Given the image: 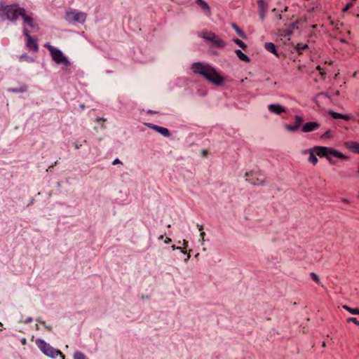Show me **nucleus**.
<instances>
[{
    "instance_id": "1",
    "label": "nucleus",
    "mask_w": 359,
    "mask_h": 359,
    "mask_svg": "<svg viewBox=\"0 0 359 359\" xmlns=\"http://www.w3.org/2000/svg\"><path fill=\"white\" fill-rule=\"evenodd\" d=\"M191 69L194 73L203 76L213 84L221 86L224 83V78L209 64L194 62Z\"/></svg>"
},
{
    "instance_id": "2",
    "label": "nucleus",
    "mask_w": 359,
    "mask_h": 359,
    "mask_svg": "<svg viewBox=\"0 0 359 359\" xmlns=\"http://www.w3.org/2000/svg\"><path fill=\"white\" fill-rule=\"evenodd\" d=\"M0 11L6 15V18L11 21H15L18 16H22L25 9L19 7L16 4L5 5L4 3L0 4Z\"/></svg>"
},
{
    "instance_id": "3",
    "label": "nucleus",
    "mask_w": 359,
    "mask_h": 359,
    "mask_svg": "<svg viewBox=\"0 0 359 359\" xmlns=\"http://www.w3.org/2000/svg\"><path fill=\"white\" fill-rule=\"evenodd\" d=\"M45 47L49 50L52 60L57 65H62L64 67H67L70 65V62L68 58L62 53V52L47 43Z\"/></svg>"
},
{
    "instance_id": "4",
    "label": "nucleus",
    "mask_w": 359,
    "mask_h": 359,
    "mask_svg": "<svg viewBox=\"0 0 359 359\" xmlns=\"http://www.w3.org/2000/svg\"><path fill=\"white\" fill-rule=\"evenodd\" d=\"M36 344L41 351V352L46 355L52 358H54L56 356L60 355L61 359H65V355L60 351L55 349L49 344L46 343L43 339H36Z\"/></svg>"
},
{
    "instance_id": "5",
    "label": "nucleus",
    "mask_w": 359,
    "mask_h": 359,
    "mask_svg": "<svg viewBox=\"0 0 359 359\" xmlns=\"http://www.w3.org/2000/svg\"><path fill=\"white\" fill-rule=\"evenodd\" d=\"M202 37L211 42L213 46L219 48H223L226 46V43L222 41L217 35L212 32L204 33Z\"/></svg>"
},
{
    "instance_id": "6",
    "label": "nucleus",
    "mask_w": 359,
    "mask_h": 359,
    "mask_svg": "<svg viewBox=\"0 0 359 359\" xmlns=\"http://www.w3.org/2000/svg\"><path fill=\"white\" fill-rule=\"evenodd\" d=\"M245 180L253 186H263L265 182V177L262 175H254L252 172H247L245 174Z\"/></svg>"
},
{
    "instance_id": "7",
    "label": "nucleus",
    "mask_w": 359,
    "mask_h": 359,
    "mask_svg": "<svg viewBox=\"0 0 359 359\" xmlns=\"http://www.w3.org/2000/svg\"><path fill=\"white\" fill-rule=\"evenodd\" d=\"M86 15L83 13L76 11H68L66 14V18L69 21L78 22L82 23L85 21Z\"/></svg>"
},
{
    "instance_id": "8",
    "label": "nucleus",
    "mask_w": 359,
    "mask_h": 359,
    "mask_svg": "<svg viewBox=\"0 0 359 359\" xmlns=\"http://www.w3.org/2000/svg\"><path fill=\"white\" fill-rule=\"evenodd\" d=\"M23 33L27 38V48L31 50H33L35 52L37 51L39 49V46H38L37 41L29 35L27 29L25 28L23 29Z\"/></svg>"
},
{
    "instance_id": "9",
    "label": "nucleus",
    "mask_w": 359,
    "mask_h": 359,
    "mask_svg": "<svg viewBox=\"0 0 359 359\" xmlns=\"http://www.w3.org/2000/svg\"><path fill=\"white\" fill-rule=\"evenodd\" d=\"M304 119L302 116L296 115L294 116V124L289 125L286 124L285 128L290 132H296L299 126L302 124Z\"/></svg>"
},
{
    "instance_id": "10",
    "label": "nucleus",
    "mask_w": 359,
    "mask_h": 359,
    "mask_svg": "<svg viewBox=\"0 0 359 359\" xmlns=\"http://www.w3.org/2000/svg\"><path fill=\"white\" fill-rule=\"evenodd\" d=\"M313 149L317 156L320 157H325L326 158H331V156H329V152L331 151L332 148L317 146L315 147Z\"/></svg>"
},
{
    "instance_id": "11",
    "label": "nucleus",
    "mask_w": 359,
    "mask_h": 359,
    "mask_svg": "<svg viewBox=\"0 0 359 359\" xmlns=\"http://www.w3.org/2000/svg\"><path fill=\"white\" fill-rule=\"evenodd\" d=\"M259 8V15L262 21H264L266 17V11L269 8L268 4L264 0H259L257 1Z\"/></svg>"
},
{
    "instance_id": "12",
    "label": "nucleus",
    "mask_w": 359,
    "mask_h": 359,
    "mask_svg": "<svg viewBox=\"0 0 359 359\" xmlns=\"http://www.w3.org/2000/svg\"><path fill=\"white\" fill-rule=\"evenodd\" d=\"M329 156H330L331 158H327L330 163H336L337 158L346 159L347 157L344 155L342 153L332 148L331 151L329 152Z\"/></svg>"
},
{
    "instance_id": "13",
    "label": "nucleus",
    "mask_w": 359,
    "mask_h": 359,
    "mask_svg": "<svg viewBox=\"0 0 359 359\" xmlns=\"http://www.w3.org/2000/svg\"><path fill=\"white\" fill-rule=\"evenodd\" d=\"M147 126L149 128L158 132V133L161 134L164 137H170V131L166 128H163V127H161V126H159L157 125H154L153 123H147Z\"/></svg>"
},
{
    "instance_id": "14",
    "label": "nucleus",
    "mask_w": 359,
    "mask_h": 359,
    "mask_svg": "<svg viewBox=\"0 0 359 359\" xmlns=\"http://www.w3.org/2000/svg\"><path fill=\"white\" fill-rule=\"evenodd\" d=\"M320 125L317 122H307L302 127V131L303 133H309L318 130Z\"/></svg>"
},
{
    "instance_id": "15",
    "label": "nucleus",
    "mask_w": 359,
    "mask_h": 359,
    "mask_svg": "<svg viewBox=\"0 0 359 359\" xmlns=\"http://www.w3.org/2000/svg\"><path fill=\"white\" fill-rule=\"evenodd\" d=\"M269 111L275 114H280L283 112H285V109L278 104H271L267 107Z\"/></svg>"
},
{
    "instance_id": "16",
    "label": "nucleus",
    "mask_w": 359,
    "mask_h": 359,
    "mask_svg": "<svg viewBox=\"0 0 359 359\" xmlns=\"http://www.w3.org/2000/svg\"><path fill=\"white\" fill-rule=\"evenodd\" d=\"M21 17L22 18L24 22L30 27L34 28L37 26L36 24L34 22L33 18L26 15L25 11L23 12V14L22 15Z\"/></svg>"
},
{
    "instance_id": "17",
    "label": "nucleus",
    "mask_w": 359,
    "mask_h": 359,
    "mask_svg": "<svg viewBox=\"0 0 359 359\" xmlns=\"http://www.w3.org/2000/svg\"><path fill=\"white\" fill-rule=\"evenodd\" d=\"M345 145L346 148L352 151L353 152H355L356 154H359V144L356 142H346L345 143Z\"/></svg>"
},
{
    "instance_id": "18",
    "label": "nucleus",
    "mask_w": 359,
    "mask_h": 359,
    "mask_svg": "<svg viewBox=\"0 0 359 359\" xmlns=\"http://www.w3.org/2000/svg\"><path fill=\"white\" fill-rule=\"evenodd\" d=\"M106 119L104 118H96L95 120V123L97 126L94 127V129L96 131H98L99 130H103L105 128V122Z\"/></svg>"
},
{
    "instance_id": "19",
    "label": "nucleus",
    "mask_w": 359,
    "mask_h": 359,
    "mask_svg": "<svg viewBox=\"0 0 359 359\" xmlns=\"http://www.w3.org/2000/svg\"><path fill=\"white\" fill-rule=\"evenodd\" d=\"M264 48L269 52L274 54L277 57H279L278 52L276 51V46L271 42H267L264 44Z\"/></svg>"
},
{
    "instance_id": "20",
    "label": "nucleus",
    "mask_w": 359,
    "mask_h": 359,
    "mask_svg": "<svg viewBox=\"0 0 359 359\" xmlns=\"http://www.w3.org/2000/svg\"><path fill=\"white\" fill-rule=\"evenodd\" d=\"M27 88H28L27 85L21 84L18 87L10 88L8 90V91L15 93H24L27 90Z\"/></svg>"
},
{
    "instance_id": "21",
    "label": "nucleus",
    "mask_w": 359,
    "mask_h": 359,
    "mask_svg": "<svg viewBox=\"0 0 359 359\" xmlns=\"http://www.w3.org/2000/svg\"><path fill=\"white\" fill-rule=\"evenodd\" d=\"M309 48V46L307 44H304V43H298L295 47H294V50L297 51V53H298V55H302L303 53V52L305 50H307Z\"/></svg>"
},
{
    "instance_id": "22",
    "label": "nucleus",
    "mask_w": 359,
    "mask_h": 359,
    "mask_svg": "<svg viewBox=\"0 0 359 359\" xmlns=\"http://www.w3.org/2000/svg\"><path fill=\"white\" fill-rule=\"evenodd\" d=\"M235 53H236V55L238 56V57L241 60H242L243 62H250L249 57L248 55H246L245 53H243L241 50H239V49L236 50Z\"/></svg>"
},
{
    "instance_id": "23",
    "label": "nucleus",
    "mask_w": 359,
    "mask_h": 359,
    "mask_svg": "<svg viewBox=\"0 0 359 359\" xmlns=\"http://www.w3.org/2000/svg\"><path fill=\"white\" fill-rule=\"evenodd\" d=\"M293 30L294 29H291L290 25H289L288 28L282 29L281 30H280V35L283 36L285 37L290 36H291L292 34Z\"/></svg>"
},
{
    "instance_id": "24",
    "label": "nucleus",
    "mask_w": 359,
    "mask_h": 359,
    "mask_svg": "<svg viewBox=\"0 0 359 359\" xmlns=\"http://www.w3.org/2000/svg\"><path fill=\"white\" fill-rule=\"evenodd\" d=\"M316 154H315L313 149L310 151V156L309 157V161L313 165H316L318 163V158L316 157Z\"/></svg>"
},
{
    "instance_id": "25",
    "label": "nucleus",
    "mask_w": 359,
    "mask_h": 359,
    "mask_svg": "<svg viewBox=\"0 0 359 359\" xmlns=\"http://www.w3.org/2000/svg\"><path fill=\"white\" fill-rule=\"evenodd\" d=\"M306 21V18H299V19H297V20H295L294 22H292L291 24H290V27L291 29H298V27L297 25L302 22H304Z\"/></svg>"
},
{
    "instance_id": "26",
    "label": "nucleus",
    "mask_w": 359,
    "mask_h": 359,
    "mask_svg": "<svg viewBox=\"0 0 359 359\" xmlns=\"http://www.w3.org/2000/svg\"><path fill=\"white\" fill-rule=\"evenodd\" d=\"M198 6L201 8V10L205 13H209L210 12V6L207 4V2L203 1V3L200 4Z\"/></svg>"
},
{
    "instance_id": "27",
    "label": "nucleus",
    "mask_w": 359,
    "mask_h": 359,
    "mask_svg": "<svg viewBox=\"0 0 359 359\" xmlns=\"http://www.w3.org/2000/svg\"><path fill=\"white\" fill-rule=\"evenodd\" d=\"M342 309H346L347 311L350 312L351 314H359L358 309H351L346 305L342 306Z\"/></svg>"
},
{
    "instance_id": "28",
    "label": "nucleus",
    "mask_w": 359,
    "mask_h": 359,
    "mask_svg": "<svg viewBox=\"0 0 359 359\" xmlns=\"http://www.w3.org/2000/svg\"><path fill=\"white\" fill-rule=\"evenodd\" d=\"M234 43L238 45L239 47H241V48L243 49H245L247 48V46L246 44L242 41L241 40L238 39H235L233 40Z\"/></svg>"
},
{
    "instance_id": "29",
    "label": "nucleus",
    "mask_w": 359,
    "mask_h": 359,
    "mask_svg": "<svg viewBox=\"0 0 359 359\" xmlns=\"http://www.w3.org/2000/svg\"><path fill=\"white\" fill-rule=\"evenodd\" d=\"M232 27H233V29H235V31L236 32L239 36L244 37L243 32L238 26H236L235 24H232Z\"/></svg>"
},
{
    "instance_id": "30",
    "label": "nucleus",
    "mask_w": 359,
    "mask_h": 359,
    "mask_svg": "<svg viewBox=\"0 0 359 359\" xmlns=\"http://www.w3.org/2000/svg\"><path fill=\"white\" fill-rule=\"evenodd\" d=\"M330 114L334 119H341L342 115H343L341 114H339V113H337V112H334V111H330Z\"/></svg>"
},
{
    "instance_id": "31",
    "label": "nucleus",
    "mask_w": 359,
    "mask_h": 359,
    "mask_svg": "<svg viewBox=\"0 0 359 359\" xmlns=\"http://www.w3.org/2000/svg\"><path fill=\"white\" fill-rule=\"evenodd\" d=\"M74 359H87L86 356L81 352H76L74 355Z\"/></svg>"
},
{
    "instance_id": "32",
    "label": "nucleus",
    "mask_w": 359,
    "mask_h": 359,
    "mask_svg": "<svg viewBox=\"0 0 359 359\" xmlns=\"http://www.w3.org/2000/svg\"><path fill=\"white\" fill-rule=\"evenodd\" d=\"M311 278L316 283H320V279L318 276V275L315 273H311Z\"/></svg>"
},
{
    "instance_id": "33",
    "label": "nucleus",
    "mask_w": 359,
    "mask_h": 359,
    "mask_svg": "<svg viewBox=\"0 0 359 359\" xmlns=\"http://www.w3.org/2000/svg\"><path fill=\"white\" fill-rule=\"evenodd\" d=\"M353 2L348 3L346 6L342 9L344 12H346L349 8H351L353 6Z\"/></svg>"
},
{
    "instance_id": "34",
    "label": "nucleus",
    "mask_w": 359,
    "mask_h": 359,
    "mask_svg": "<svg viewBox=\"0 0 359 359\" xmlns=\"http://www.w3.org/2000/svg\"><path fill=\"white\" fill-rule=\"evenodd\" d=\"M331 136V131L327 130L323 135H322L321 138H329Z\"/></svg>"
},
{
    "instance_id": "35",
    "label": "nucleus",
    "mask_w": 359,
    "mask_h": 359,
    "mask_svg": "<svg viewBox=\"0 0 359 359\" xmlns=\"http://www.w3.org/2000/svg\"><path fill=\"white\" fill-rule=\"evenodd\" d=\"M205 233L201 231V233H200V237H201V241L202 242V244L205 241Z\"/></svg>"
},
{
    "instance_id": "36",
    "label": "nucleus",
    "mask_w": 359,
    "mask_h": 359,
    "mask_svg": "<svg viewBox=\"0 0 359 359\" xmlns=\"http://www.w3.org/2000/svg\"><path fill=\"white\" fill-rule=\"evenodd\" d=\"M117 164H122V162L118 158L114 159L112 162V165H114Z\"/></svg>"
},
{
    "instance_id": "37",
    "label": "nucleus",
    "mask_w": 359,
    "mask_h": 359,
    "mask_svg": "<svg viewBox=\"0 0 359 359\" xmlns=\"http://www.w3.org/2000/svg\"><path fill=\"white\" fill-rule=\"evenodd\" d=\"M316 69L319 71L320 74L322 76H324L325 74V72L323 70V69L320 67V66H318Z\"/></svg>"
},
{
    "instance_id": "38",
    "label": "nucleus",
    "mask_w": 359,
    "mask_h": 359,
    "mask_svg": "<svg viewBox=\"0 0 359 359\" xmlns=\"http://www.w3.org/2000/svg\"><path fill=\"white\" fill-rule=\"evenodd\" d=\"M177 248L178 249H177V250H180L183 254H187V251L185 250V248H184V247H177Z\"/></svg>"
},
{
    "instance_id": "39",
    "label": "nucleus",
    "mask_w": 359,
    "mask_h": 359,
    "mask_svg": "<svg viewBox=\"0 0 359 359\" xmlns=\"http://www.w3.org/2000/svg\"><path fill=\"white\" fill-rule=\"evenodd\" d=\"M348 320L349 321H352V322H353L354 323H355L357 325H359V322L355 318H351L348 319Z\"/></svg>"
},
{
    "instance_id": "40",
    "label": "nucleus",
    "mask_w": 359,
    "mask_h": 359,
    "mask_svg": "<svg viewBox=\"0 0 359 359\" xmlns=\"http://www.w3.org/2000/svg\"><path fill=\"white\" fill-rule=\"evenodd\" d=\"M185 255H186L187 256H186V257H185V259H184V262H188V260H189V259H190V257H191L190 252H188V253L187 252V254H185Z\"/></svg>"
},
{
    "instance_id": "41",
    "label": "nucleus",
    "mask_w": 359,
    "mask_h": 359,
    "mask_svg": "<svg viewBox=\"0 0 359 359\" xmlns=\"http://www.w3.org/2000/svg\"><path fill=\"white\" fill-rule=\"evenodd\" d=\"M341 119H344V120H346V121H348L351 119V117L348 116V115H342V118Z\"/></svg>"
},
{
    "instance_id": "42",
    "label": "nucleus",
    "mask_w": 359,
    "mask_h": 359,
    "mask_svg": "<svg viewBox=\"0 0 359 359\" xmlns=\"http://www.w3.org/2000/svg\"><path fill=\"white\" fill-rule=\"evenodd\" d=\"M182 243H183L184 248L186 249L188 245V241L187 240H183Z\"/></svg>"
},
{
    "instance_id": "43",
    "label": "nucleus",
    "mask_w": 359,
    "mask_h": 359,
    "mask_svg": "<svg viewBox=\"0 0 359 359\" xmlns=\"http://www.w3.org/2000/svg\"><path fill=\"white\" fill-rule=\"evenodd\" d=\"M171 241H172V240H171L170 238L167 237V238H165V241H164V242H165V243L168 244V243H170Z\"/></svg>"
},
{
    "instance_id": "44",
    "label": "nucleus",
    "mask_w": 359,
    "mask_h": 359,
    "mask_svg": "<svg viewBox=\"0 0 359 359\" xmlns=\"http://www.w3.org/2000/svg\"><path fill=\"white\" fill-rule=\"evenodd\" d=\"M196 226H197V228L198 229V230H199L200 231H201L203 230V226H202V225H200L199 224H196Z\"/></svg>"
},
{
    "instance_id": "45",
    "label": "nucleus",
    "mask_w": 359,
    "mask_h": 359,
    "mask_svg": "<svg viewBox=\"0 0 359 359\" xmlns=\"http://www.w3.org/2000/svg\"><path fill=\"white\" fill-rule=\"evenodd\" d=\"M276 19L278 20H282L283 19L282 15L281 14L276 15Z\"/></svg>"
},
{
    "instance_id": "46",
    "label": "nucleus",
    "mask_w": 359,
    "mask_h": 359,
    "mask_svg": "<svg viewBox=\"0 0 359 359\" xmlns=\"http://www.w3.org/2000/svg\"><path fill=\"white\" fill-rule=\"evenodd\" d=\"M32 320V318L31 317H27V318L25 320V322L28 323V322H31Z\"/></svg>"
},
{
    "instance_id": "47",
    "label": "nucleus",
    "mask_w": 359,
    "mask_h": 359,
    "mask_svg": "<svg viewBox=\"0 0 359 359\" xmlns=\"http://www.w3.org/2000/svg\"><path fill=\"white\" fill-rule=\"evenodd\" d=\"M204 1L203 0H196V3L199 5L200 4L203 3Z\"/></svg>"
},
{
    "instance_id": "48",
    "label": "nucleus",
    "mask_w": 359,
    "mask_h": 359,
    "mask_svg": "<svg viewBox=\"0 0 359 359\" xmlns=\"http://www.w3.org/2000/svg\"><path fill=\"white\" fill-rule=\"evenodd\" d=\"M207 154H208V151L206 150H203L202 151L203 156H206Z\"/></svg>"
},
{
    "instance_id": "49",
    "label": "nucleus",
    "mask_w": 359,
    "mask_h": 359,
    "mask_svg": "<svg viewBox=\"0 0 359 359\" xmlns=\"http://www.w3.org/2000/svg\"><path fill=\"white\" fill-rule=\"evenodd\" d=\"M21 342H22V344H24V345H25V344H26V342H27L26 339H25V338H23V339L21 340Z\"/></svg>"
},
{
    "instance_id": "50",
    "label": "nucleus",
    "mask_w": 359,
    "mask_h": 359,
    "mask_svg": "<svg viewBox=\"0 0 359 359\" xmlns=\"http://www.w3.org/2000/svg\"><path fill=\"white\" fill-rule=\"evenodd\" d=\"M287 9H288V7L287 6H285L283 10L281 11V13H284V12H287Z\"/></svg>"
},
{
    "instance_id": "51",
    "label": "nucleus",
    "mask_w": 359,
    "mask_h": 359,
    "mask_svg": "<svg viewBox=\"0 0 359 359\" xmlns=\"http://www.w3.org/2000/svg\"><path fill=\"white\" fill-rule=\"evenodd\" d=\"M171 248H172V250H175L178 249V248H177V246H175V245H172L171 246Z\"/></svg>"
},
{
    "instance_id": "52",
    "label": "nucleus",
    "mask_w": 359,
    "mask_h": 359,
    "mask_svg": "<svg viewBox=\"0 0 359 359\" xmlns=\"http://www.w3.org/2000/svg\"><path fill=\"white\" fill-rule=\"evenodd\" d=\"M80 107H81V109H84V107H85V106H84V104H81L80 105Z\"/></svg>"
},
{
    "instance_id": "53",
    "label": "nucleus",
    "mask_w": 359,
    "mask_h": 359,
    "mask_svg": "<svg viewBox=\"0 0 359 359\" xmlns=\"http://www.w3.org/2000/svg\"><path fill=\"white\" fill-rule=\"evenodd\" d=\"M163 235H161L159 237H158V240H161L163 238Z\"/></svg>"
},
{
    "instance_id": "54",
    "label": "nucleus",
    "mask_w": 359,
    "mask_h": 359,
    "mask_svg": "<svg viewBox=\"0 0 359 359\" xmlns=\"http://www.w3.org/2000/svg\"><path fill=\"white\" fill-rule=\"evenodd\" d=\"M271 11H272L273 13H276V8H273Z\"/></svg>"
},
{
    "instance_id": "55",
    "label": "nucleus",
    "mask_w": 359,
    "mask_h": 359,
    "mask_svg": "<svg viewBox=\"0 0 359 359\" xmlns=\"http://www.w3.org/2000/svg\"><path fill=\"white\" fill-rule=\"evenodd\" d=\"M75 148H76V149H79V146H78V144H75Z\"/></svg>"
},
{
    "instance_id": "56",
    "label": "nucleus",
    "mask_w": 359,
    "mask_h": 359,
    "mask_svg": "<svg viewBox=\"0 0 359 359\" xmlns=\"http://www.w3.org/2000/svg\"><path fill=\"white\" fill-rule=\"evenodd\" d=\"M53 166H54V165H50V166L48 168V169H50V168H53Z\"/></svg>"
},
{
    "instance_id": "57",
    "label": "nucleus",
    "mask_w": 359,
    "mask_h": 359,
    "mask_svg": "<svg viewBox=\"0 0 359 359\" xmlns=\"http://www.w3.org/2000/svg\"><path fill=\"white\" fill-rule=\"evenodd\" d=\"M356 74H357V72H355V73L353 74V76H354V77H355V76H356Z\"/></svg>"
},
{
    "instance_id": "58",
    "label": "nucleus",
    "mask_w": 359,
    "mask_h": 359,
    "mask_svg": "<svg viewBox=\"0 0 359 359\" xmlns=\"http://www.w3.org/2000/svg\"><path fill=\"white\" fill-rule=\"evenodd\" d=\"M358 121H359V120H358Z\"/></svg>"
}]
</instances>
